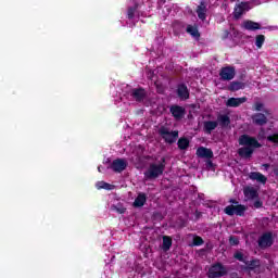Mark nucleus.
Listing matches in <instances>:
<instances>
[{
	"label": "nucleus",
	"mask_w": 278,
	"mask_h": 278,
	"mask_svg": "<svg viewBox=\"0 0 278 278\" xmlns=\"http://www.w3.org/2000/svg\"><path fill=\"white\" fill-rule=\"evenodd\" d=\"M176 94L180 101H188L190 99V90L186 84H179L176 89Z\"/></svg>",
	"instance_id": "obj_10"
},
{
	"label": "nucleus",
	"mask_w": 278,
	"mask_h": 278,
	"mask_svg": "<svg viewBox=\"0 0 278 278\" xmlns=\"http://www.w3.org/2000/svg\"><path fill=\"white\" fill-rule=\"evenodd\" d=\"M262 205H264V203H262V201H260V200H256V201L254 202V207H255L256 210H260V207H262Z\"/></svg>",
	"instance_id": "obj_38"
},
{
	"label": "nucleus",
	"mask_w": 278,
	"mask_h": 278,
	"mask_svg": "<svg viewBox=\"0 0 278 278\" xmlns=\"http://www.w3.org/2000/svg\"><path fill=\"white\" fill-rule=\"evenodd\" d=\"M233 257L235 260H237L238 262H242L243 264H245L247 262V257H244V254L242 252H235Z\"/></svg>",
	"instance_id": "obj_31"
},
{
	"label": "nucleus",
	"mask_w": 278,
	"mask_h": 278,
	"mask_svg": "<svg viewBox=\"0 0 278 278\" xmlns=\"http://www.w3.org/2000/svg\"><path fill=\"white\" fill-rule=\"evenodd\" d=\"M242 27L243 29H247V31H257V29H262V25L260 23L251 20L244 21Z\"/></svg>",
	"instance_id": "obj_18"
},
{
	"label": "nucleus",
	"mask_w": 278,
	"mask_h": 278,
	"mask_svg": "<svg viewBox=\"0 0 278 278\" xmlns=\"http://www.w3.org/2000/svg\"><path fill=\"white\" fill-rule=\"evenodd\" d=\"M101 168H103L102 166H98V170H99V173H101L102 170H101Z\"/></svg>",
	"instance_id": "obj_41"
},
{
	"label": "nucleus",
	"mask_w": 278,
	"mask_h": 278,
	"mask_svg": "<svg viewBox=\"0 0 278 278\" xmlns=\"http://www.w3.org/2000/svg\"><path fill=\"white\" fill-rule=\"evenodd\" d=\"M195 13L198 14V18L200 21H205L207 18V2H205V0L200 2L195 9Z\"/></svg>",
	"instance_id": "obj_11"
},
{
	"label": "nucleus",
	"mask_w": 278,
	"mask_h": 278,
	"mask_svg": "<svg viewBox=\"0 0 278 278\" xmlns=\"http://www.w3.org/2000/svg\"><path fill=\"white\" fill-rule=\"evenodd\" d=\"M229 270L227 269V266L223 265V263L217 262L208 268L207 277L213 278H220V277H227V274Z\"/></svg>",
	"instance_id": "obj_3"
},
{
	"label": "nucleus",
	"mask_w": 278,
	"mask_h": 278,
	"mask_svg": "<svg viewBox=\"0 0 278 278\" xmlns=\"http://www.w3.org/2000/svg\"><path fill=\"white\" fill-rule=\"evenodd\" d=\"M138 8H139V4L138 2H136L134 7H129L127 9V18L129 21L134 20V16H136V12L138 11Z\"/></svg>",
	"instance_id": "obj_28"
},
{
	"label": "nucleus",
	"mask_w": 278,
	"mask_h": 278,
	"mask_svg": "<svg viewBox=\"0 0 278 278\" xmlns=\"http://www.w3.org/2000/svg\"><path fill=\"white\" fill-rule=\"evenodd\" d=\"M228 202L231 203V205H240V202H238L236 199H230Z\"/></svg>",
	"instance_id": "obj_39"
},
{
	"label": "nucleus",
	"mask_w": 278,
	"mask_h": 278,
	"mask_svg": "<svg viewBox=\"0 0 278 278\" xmlns=\"http://www.w3.org/2000/svg\"><path fill=\"white\" fill-rule=\"evenodd\" d=\"M264 42H266V37L264 35H257L255 39L257 49H262V47H264Z\"/></svg>",
	"instance_id": "obj_29"
},
{
	"label": "nucleus",
	"mask_w": 278,
	"mask_h": 278,
	"mask_svg": "<svg viewBox=\"0 0 278 278\" xmlns=\"http://www.w3.org/2000/svg\"><path fill=\"white\" fill-rule=\"evenodd\" d=\"M186 31L193 38H201V33H199V28L197 26L188 25Z\"/></svg>",
	"instance_id": "obj_26"
},
{
	"label": "nucleus",
	"mask_w": 278,
	"mask_h": 278,
	"mask_svg": "<svg viewBox=\"0 0 278 278\" xmlns=\"http://www.w3.org/2000/svg\"><path fill=\"white\" fill-rule=\"evenodd\" d=\"M159 134L167 144H175V142H177V139L179 138L178 130L169 131L168 128L164 126L159 129Z\"/></svg>",
	"instance_id": "obj_4"
},
{
	"label": "nucleus",
	"mask_w": 278,
	"mask_h": 278,
	"mask_svg": "<svg viewBox=\"0 0 278 278\" xmlns=\"http://www.w3.org/2000/svg\"><path fill=\"white\" fill-rule=\"evenodd\" d=\"M253 125H256L257 127H264V125H267L268 117L264 115L263 113H255L251 116Z\"/></svg>",
	"instance_id": "obj_13"
},
{
	"label": "nucleus",
	"mask_w": 278,
	"mask_h": 278,
	"mask_svg": "<svg viewBox=\"0 0 278 278\" xmlns=\"http://www.w3.org/2000/svg\"><path fill=\"white\" fill-rule=\"evenodd\" d=\"M195 154L198 155V157H202L205 160H212V157H214V152L212 151V149H207L205 147L198 148Z\"/></svg>",
	"instance_id": "obj_15"
},
{
	"label": "nucleus",
	"mask_w": 278,
	"mask_h": 278,
	"mask_svg": "<svg viewBox=\"0 0 278 278\" xmlns=\"http://www.w3.org/2000/svg\"><path fill=\"white\" fill-rule=\"evenodd\" d=\"M267 141L278 144V131L276 134L267 136Z\"/></svg>",
	"instance_id": "obj_33"
},
{
	"label": "nucleus",
	"mask_w": 278,
	"mask_h": 278,
	"mask_svg": "<svg viewBox=\"0 0 278 278\" xmlns=\"http://www.w3.org/2000/svg\"><path fill=\"white\" fill-rule=\"evenodd\" d=\"M166 170V159L162 157L160 164L151 163L148 170L144 172L146 179H157L161 175H164Z\"/></svg>",
	"instance_id": "obj_2"
},
{
	"label": "nucleus",
	"mask_w": 278,
	"mask_h": 278,
	"mask_svg": "<svg viewBox=\"0 0 278 278\" xmlns=\"http://www.w3.org/2000/svg\"><path fill=\"white\" fill-rule=\"evenodd\" d=\"M114 210L116 211L117 214H125L127 208L114 206Z\"/></svg>",
	"instance_id": "obj_37"
},
{
	"label": "nucleus",
	"mask_w": 278,
	"mask_h": 278,
	"mask_svg": "<svg viewBox=\"0 0 278 278\" xmlns=\"http://www.w3.org/2000/svg\"><path fill=\"white\" fill-rule=\"evenodd\" d=\"M239 144L242 148L238 149V155L243 160H249L253 156L255 149H261L262 143L257 141V138L249 135H241L239 137Z\"/></svg>",
	"instance_id": "obj_1"
},
{
	"label": "nucleus",
	"mask_w": 278,
	"mask_h": 278,
	"mask_svg": "<svg viewBox=\"0 0 278 278\" xmlns=\"http://www.w3.org/2000/svg\"><path fill=\"white\" fill-rule=\"evenodd\" d=\"M130 96L132 97V99H135V101H137V103H141V101H144V99H147V91L142 87L135 88L131 90Z\"/></svg>",
	"instance_id": "obj_12"
},
{
	"label": "nucleus",
	"mask_w": 278,
	"mask_h": 278,
	"mask_svg": "<svg viewBox=\"0 0 278 278\" xmlns=\"http://www.w3.org/2000/svg\"><path fill=\"white\" fill-rule=\"evenodd\" d=\"M252 110H253L254 112H263V111H264V103H262V102H255V103L253 104Z\"/></svg>",
	"instance_id": "obj_32"
},
{
	"label": "nucleus",
	"mask_w": 278,
	"mask_h": 278,
	"mask_svg": "<svg viewBox=\"0 0 278 278\" xmlns=\"http://www.w3.org/2000/svg\"><path fill=\"white\" fill-rule=\"evenodd\" d=\"M247 97L242 98H229L226 102L227 108H240L242 103H247Z\"/></svg>",
	"instance_id": "obj_17"
},
{
	"label": "nucleus",
	"mask_w": 278,
	"mask_h": 278,
	"mask_svg": "<svg viewBox=\"0 0 278 278\" xmlns=\"http://www.w3.org/2000/svg\"><path fill=\"white\" fill-rule=\"evenodd\" d=\"M127 166L128 164L125 159H116L111 163L109 168H111L113 173H123V170H126Z\"/></svg>",
	"instance_id": "obj_8"
},
{
	"label": "nucleus",
	"mask_w": 278,
	"mask_h": 278,
	"mask_svg": "<svg viewBox=\"0 0 278 278\" xmlns=\"http://www.w3.org/2000/svg\"><path fill=\"white\" fill-rule=\"evenodd\" d=\"M245 266L243 270H255L256 268H260L262 266V262L260 258H253L252 261L247 260L245 261Z\"/></svg>",
	"instance_id": "obj_19"
},
{
	"label": "nucleus",
	"mask_w": 278,
	"mask_h": 278,
	"mask_svg": "<svg viewBox=\"0 0 278 278\" xmlns=\"http://www.w3.org/2000/svg\"><path fill=\"white\" fill-rule=\"evenodd\" d=\"M258 247L260 249H268V247H273L274 244V239H273V232H264L260 238H258Z\"/></svg>",
	"instance_id": "obj_7"
},
{
	"label": "nucleus",
	"mask_w": 278,
	"mask_h": 278,
	"mask_svg": "<svg viewBox=\"0 0 278 278\" xmlns=\"http://www.w3.org/2000/svg\"><path fill=\"white\" fill-rule=\"evenodd\" d=\"M216 122L223 129H225V127H229V125H231V117L227 114H220L217 116Z\"/></svg>",
	"instance_id": "obj_22"
},
{
	"label": "nucleus",
	"mask_w": 278,
	"mask_h": 278,
	"mask_svg": "<svg viewBox=\"0 0 278 278\" xmlns=\"http://www.w3.org/2000/svg\"><path fill=\"white\" fill-rule=\"evenodd\" d=\"M225 214L227 216H244V212H247V206L244 204H230L224 208Z\"/></svg>",
	"instance_id": "obj_5"
},
{
	"label": "nucleus",
	"mask_w": 278,
	"mask_h": 278,
	"mask_svg": "<svg viewBox=\"0 0 278 278\" xmlns=\"http://www.w3.org/2000/svg\"><path fill=\"white\" fill-rule=\"evenodd\" d=\"M249 178L252 181H257V184H263V186H266V182L268 181V178L260 172L250 173Z\"/></svg>",
	"instance_id": "obj_16"
},
{
	"label": "nucleus",
	"mask_w": 278,
	"mask_h": 278,
	"mask_svg": "<svg viewBox=\"0 0 278 278\" xmlns=\"http://www.w3.org/2000/svg\"><path fill=\"white\" fill-rule=\"evenodd\" d=\"M97 186H98V190H112V185L105 181H99Z\"/></svg>",
	"instance_id": "obj_30"
},
{
	"label": "nucleus",
	"mask_w": 278,
	"mask_h": 278,
	"mask_svg": "<svg viewBox=\"0 0 278 278\" xmlns=\"http://www.w3.org/2000/svg\"><path fill=\"white\" fill-rule=\"evenodd\" d=\"M229 242H230V244H232L233 247H237V244H240V240H238V238H237V237H233V236H230Z\"/></svg>",
	"instance_id": "obj_35"
},
{
	"label": "nucleus",
	"mask_w": 278,
	"mask_h": 278,
	"mask_svg": "<svg viewBox=\"0 0 278 278\" xmlns=\"http://www.w3.org/2000/svg\"><path fill=\"white\" fill-rule=\"evenodd\" d=\"M147 203V193L140 192L138 193L137 198L135 199L132 206L134 207H144Z\"/></svg>",
	"instance_id": "obj_23"
},
{
	"label": "nucleus",
	"mask_w": 278,
	"mask_h": 278,
	"mask_svg": "<svg viewBox=\"0 0 278 278\" xmlns=\"http://www.w3.org/2000/svg\"><path fill=\"white\" fill-rule=\"evenodd\" d=\"M249 10H250V8H249L248 2H241L235 7L233 17L237 20L241 18L242 14H244V12H249Z\"/></svg>",
	"instance_id": "obj_14"
},
{
	"label": "nucleus",
	"mask_w": 278,
	"mask_h": 278,
	"mask_svg": "<svg viewBox=\"0 0 278 278\" xmlns=\"http://www.w3.org/2000/svg\"><path fill=\"white\" fill-rule=\"evenodd\" d=\"M231 35V33H229V30L225 29L223 33H222V40H227V38H229V36Z\"/></svg>",
	"instance_id": "obj_36"
},
{
	"label": "nucleus",
	"mask_w": 278,
	"mask_h": 278,
	"mask_svg": "<svg viewBox=\"0 0 278 278\" xmlns=\"http://www.w3.org/2000/svg\"><path fill=\"white\" fill-rule=\"evenodd\" d=\"M244 88H247V84L238 80L231 81L228 86L230 92H238V90H244Z\"/></svg>",
	"instance_id": "obj_24"
},
{
	"label": "nucleus",
	"mask_w": 278,
	"mask_h": 278,
	"mask_svg": "<svg viewBox=\"0 0 278 278\" xmlns=\"http://www.w3.org/2000/svg\"><path fill=\"white\" fill-rule=\"evenodd\" d=\"M243 194L249 201H253V199H257V197H260L257 190H255L253 187H245L243 189Z\"/></svg>",
	"instance_id": "obj_21"
},
{
	"label": "nucleus",
	"mask_w": 278,
	"mask_h": 278,
	"mask_svg": "<svg viewBox=\"0 0 278 278\" xmlns=\"http://www.w3.org/2000/svg\"><path fill=\"white\" fill-rule=\"evenodd\" d=\"M218 127V123L216 121H205L203 122V131L204 134H212L214 129Z\"/></svg>",
	"instance_id": "obj_20"
},
{
	"label": "nucleus",
	"mask_w": 278,
	"mask_h": 278,
	"mask_svg": "<svg viewBox=\"0 0 278 278\" xmlns=\"http://www.w3.org/2000/svg\"><path fill=\"white\" fill-rule=\"evenodd\" d=\"M170 247H173V238H170L169 236H163V251H170Z\"/></svg>",
	"instance_id": "obj_27"
},
{
	"label": "nucleus",
	"mask_w": 278,
	"mask_h": 278,
	"mask_svg": "<svg viewBox=\"0 0 278 278\" xmlns=\"http://www.w3.org/2000/svg\"><path fill=\"white\" fill-rule=\"evenodd\" d=\"M219 77L223 81H231L236 77V67L225 66L219 71Z\"/></svg>",
	"instance_id": "obj_6"
},
{
	"label": "nucleus",
	"mask_w": 278,
	"mask_h": 278,
	"mask_svg": "<svg viewBox=\"0 0 278 278\" xmlns=\"http://www.w3.org/2000/svg\"><path fill=\"white\" fill-rule=\"evenodd\" d=\"M177 147L180 151H187L190 148V139L181 137L178 139Z\"/></svg>",
	"instance_id": "obj_25"
},
{
	"label": "nucleus",
	"mask_w": 278,
	"mask_h": 278,
	"mask_svg": "<svg viewBox=\"0 0 278 278\" xmlns=\"http://www.w3.org/2000/svg\"><path fill=\"white\" fill-rule=\"evenodd\" d=\"M169 112L175 121H181L186 116V108L174 104L169 108Z\"/></svg>",
	"instance_id": "obj_9"
},
{
	"label": "nucleus",
	"mask_w": 278,
	"mask_h": 278,
	"mask_svg": "<svg viewBox=\"0 0 278 278\" xmlns=\"http://www.w3.org/2000/svg\"><path fill=\"white\" fill-rule=\"evenodd\" d=\"M264 168H270V164L266 163V164H263Z\"/></svg>",
	"instance_id": "obj_40"
},
{
	"label": "nucleus",
	"mask_w": 278,
	"mask_h": 278,
	"mask_svg": "<svg viewBox=\"0 0 278 278\" xmlns=\"http://www.w3.org/2000/svg\"><path fill=\"white\" fill-rule=\"evenodd\" d=\"M204 242L205 241H203V238H201L200 236H195L193 238V247H201Z\"/></svg>",
	"instance_id": "obj_34"
}]
</instances>
